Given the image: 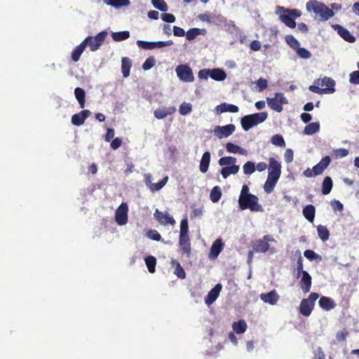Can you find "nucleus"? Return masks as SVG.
<instances>
[{
	"label": "nucleus",
	"instance_id": "obj_1",
	"mask_svg": "<svg viewBox=\"0 0 359 359\" xmlns=\"http://www.w3.org/2000/svg\"><path fill=\"white\" fill-rule=\"evenodd\" d=\"M281 163L276 158H269L268 176L264 184V191L270 194L273 191L281 175Z\"/></svg>",
	"mask_w": 359,
	"mask_h": 359
},
{
	"label": "nucleus",
	"instance_id": "obj_2",
	"mask_svg": "<svg viewBox=\"0 0 359 359\" xmlns=\"http://www.w3.org/2000/svg\"><path fill=\"white\" fill-rule=\"evenodd\" d=\"M179 246L182 256L189 258L191 252V242L189 232L187 219H183L180 222Z\"/></svg>",
	"mask_w": 359,
	"mask_h": 359
},
{
	"label": "nucleus",
	"instance_id": "obj_3",
	"mask_svg": "<svg viewBox=\"0 0 359 359\" xmlns=\"http://www.w3.org/2000/svg\"><path fill=\"white\" fill-rule=\"evenodd\" d=\"M237 160L233 156L222 157L218 161V164L222 167L220 174L224 179H226L231 175H236L240 170L239 165H236Z\"/></svg>",
	"mask_w": 359,
	"mask_h": 359
},
{
	"label": "nucleus",
	"instance_id": "obj_4",
	"mask_svg": "<svg viewBox=\"0 0 359 359\" xmlns=\"http://www.w3.org/2000/svg\"><path fill=\"white\" fill-rule=\"evenodd\" d=\"M306 10L320 17L323 20H327L334 15V12L327 6L316 0H311L306 4Z\"/></svg>",
	"mask_w": 359,
	"mask_h": 359
},
{
	"label": "nucleus",
	"instance_id": "obj_5",
	"mask_svg": "<svg viewBox=\"0 0 359 359\" xmlns=\"http://www.w3.org/2000/svg\"><path fill=\"white\" fill-rule=\"evenodd\" d=\"M306 10L320 17L323 20H327L334 15V12L327 6L316 0H311L306 4Z\"/></svg>",
	"mask_w": 359,
	"mask_h": 359
},
{
	"label": "nucleus",
	"instance_id": "obj_6",
	"mask_svg": "<svg viewBox=\"0 0 359 359\" xmlns=\"http://www.w3.org/2000/svg\"><path fill=\"white\" fill-rule=\"evenodd\" d=\"M267 117L268 114L265 111L255 113L243 117L241 123L243 129L245 131H248L254 126L265 121Z\"/></svg>",
	"mask_w": 359,
	"mask_h": 359
},
{
	"label": "nucleus",
	"instance_id": "obj_7",
	"mask_svg": "<svg viewBox=\"0 0 359 359\" xmlns=\"http://www.w3.org/2000/svg\"><path fill=\"white\" fill-rule=\"evenodd\" d=\"M258 198L255 195H247L245 197H239L238 204L241 210L249 209L252 212H262L263 208L258 203Z\"/></svg>",
	"mask_w": 359,
	"mask_h": 359
},
{
	"label": "nucleus",
	"instance_id": "obj_8",
	"mask_svg": "<svg viewBox=\"0 0 359 359\" xmlns=\"http://www.w3.org/2000/svg\"><path fill=\"white\" fill-rule=\"evenodd\" d=\"M276 241L271 235H266L262 238L256 240L252 245L253 250L256 252L264 253L270 251L271 254L276 252L274 248H270L269 243H276Z\"/></svg>",
	"mask_w": 359,
	"mask_h": 359
},
{
	"label": "nucleus",
	"instance_id": "obj_9",
	"mask_svg": "<svg viewBox=\"0 0 359 359\" xmlns=\"http://www.w3.org/2000/svg\"><path fill=\"white\" fill-rule=\"evenodd\" d=\"M198 76L200 79H208L210 77L215 81H222L226 79V74L223 69L219 68L203 69L198 72Z\"/></svg>",
	"mask_w": 359,
	"mask_h": 359
},
{
	"label": "nucleus",
	"instance_id": "obj_10",
	"mask_svg": "<svg viewBox=\"0 0 359 359\" xmlns=\"http://www.w3.org/2000/svg\"><path fill=\"white\" fill-rule=\"evenodd\" d=\"M107 36V32L102 31L98 33L95 36H87L83 43L86 46H88L91 51H95L100 48Z\"/></svg>",
	"mask_w": 359,
	"mask_h": 359
},
{
	"label": "nucleus",
	"instance_id": "obj_11",
	"mask_svg": "<svg viewBox=\"0 0 359 359\" xmlns=\"http://www.w3.org/2000/svg\"><path fill=\"white\" fill-rule=\"evenodd\" d=\"M115 221L119 226L126 225L128 221V205L122 203L115 211Z\"/></svg>",
	"mask_w": 359,
	"mask_h": 359
},
{
	"label": "nucleus",
	"instance_id": "obj_12",
	"mask_svg": "<svg viewBox=\"0 0 359 359\" xmlns=\"http://www.w3.org/2000/svg\"><path fill=\"white\" fill-rule=\"evenodd\" d=\"M267 103L273 110L281 112L283 111V104H287V101L283 94L277 93L273 97H267Z\"/></svg>",
	"mask_w": 359,
	"mask_h": 359
},
{
	"label": "nucleus",
	"instance_id": "obj_13",
	"mask_svg": "<svg viewBox=\"0 0 359 359\" xmlns=\"http://www.w3.org/2000/svg\"><path fill=\"white\" fill-rule=\"evenodd\" d=\"M175 71L177 76L184 81L191 82L194 80L192 70L191 67L187 65H178Z\"/></svg>",
	"mask_w": 359,
	"mask_h": 359
},
{
	"label": "nucleus",
	"instance_id": "obj_14",
	"mask_svg": "<svg viewBox=\"0 0 359 359\" xmlns=\"http://www.w3.org/2000/svg\"><path fill=\"white\" fill-rule=\"evenodd\" d=\"M236 130L233 124H228L224 126H217L214 128L212 132L219 139L229 137Z\"/></svg>",
	"mask_w": 359,
	"mask_h": 359
},
{
	"label": "nucleus",
	"instance_id": "obj_15",
	"mask_svg": "<svg viewBox=\"0 0 359 359\" xmlns=\"http://www.w3.org/2000/svg\"><path fill=\"white\" fill-rule=\"evenodd\" d=\"M154 215V217L163 225H174L175 224V219L170 216L167 211L161 212L156 209Z\"/></svg>",
	"mask_w": 359,
	"mask_h": 359
},
{
	"label": "nucleus",
	"instance_id": "obj_16",
	"mask_svg": "<svg viewBox=\"0 0 359 359\" xmlns=\"http://www.w3.org/2000/svg\"><path fill=\"white\" fill-rule=\"evenodd\" d=\"M222 289V285L220 283H217L207 294L205 297V303L207 306H210L212 305L218 298Z\"/></svg>",
	"mask_w": 359,
	"mask_h": 359
},
{
	"label": "nucleus",
	"instance_id": "obj_17",
	"mask_svg": "<svg viewBox=\"0 0 359 359\" xmlns=\"http://www.w3.org/2000/svg\"><path fill=\"white\" fill-rule=\"evenodd\" d=\"M224 246V244L221 238H217L215 240L210 248L209 253L210 259H215L223 250Z\"/></svg>",
	"mask_w": 359,
	"mask_h": 359
},
{
	"label": "nucleus",
	"instance_id": "obj_18",
	"mask_svg": "<svg viewBox=\"0 0 359 359\" xmlns=\"http://www.w3.org/2000/svg\"><path fill=\"white\" fill-rule=\"evenodd\" d=\"M259 297L264 303H267L270 305H276L280 298L278 294L274 290L267 293H262Z\"/></svg>",
	"mask_w": 359,
	"mask_h": 359
},
{
	"label": "nucleus",
	"instance_id": "obj_19",
	"mask_svg": "<svg viewBox=\"0 0 359 359\" xmlns=\"http://www.w3.org/2000/svg\"><path fill=\"white\" fill-rule=\"evenodd\" d=\"M176 111V108L175 107H159L154 111V116L158 119H163L165 118L168 115H171Z\"/></svg>",
	"mask_w": 359,
	"mask_h": 359
},
{
	"label": "nucleus",
	"instance_id": "obj_20",
	"mask_svg": "<svg viewBox=\"0 0 359 359\" xmlns=\"http://www.w3.org/2000/svg\"><path fill=\"white\" fill-rule=\"evenodd\" d=\"M90 112L89 110H83L79 114H76L72 117V123L77 126H81L84 123L86 119L90 116Z\"/></svg>",
	"mask_w": 359,
	"mask_h": 359
},
{
	"label": "nucleus",
	"instance_id": "obj_21",
	"mask_svg": "<svg viewBox=\"0 0 359 359\" xmlns=\"http://www.w3.org/2000/svg\"><path fill=\"white\" fill-rule=\"evenodd\" d=\"M316 83L320 86V89L334 90L335 81L330 77L318 79L316 80Z\"/></svg>",
	"mask_w": 359,
	"mask_h": 359
},
{
	"label": "nucleus",
	"instance_id": "obj_22",
	"mask_svg": "<svg viewBox=\"0 0 359 359\" xmlns=\"http://www.w3.org/2000/svg\"><path fill=\"white\" fill-rule=\"evenodd\" d=\"M330 163V158L325 156L321 159V161L313 167V171L314 175H318L323 173L325 169L329 165Z\"/></svg>",
	"mask_w": 359,
	"mask_h": 359
},
{
	"label": "nucleus",
	"instance_id": "obj_23",
	"mask_svg": "<svg viewBox=\"0 0 359 359\" xmlns=\"http://www.w3.org/2000/svg\"><path fill=\"white\" fill-rule=\"evenodd\" d=\"M238 111V107L234 104L222 103L219 105H217L215 107V112L217 114L224 113V112H232L236 113Z\"/></svg>",
	"mask_w": 359,
	"mask_h": 359
},
{
	"label": "nucleus",
	"instance_id": "obj_24",
	"mask_svg": "<svg viewBox=\"0 0 359 359\" xmlns=\"http://www.w3.org/2000/svg\"><path fill=\"white\" fill-rule=\"evenodd\" d=\"M337 27L338 34L344 40L348 43H354L355 41V36L346 28L340 25H337Z\"/></svg>",
	"mask_w": 359,
	"mask_h": 359
},
{
	"label": "nucleus",
	"instance_id": "obj_25",
	"mask_svg": "<svg viewBox=\"0 0 359 359\" xmlns=\"http://www.w3.org/2000/svg\"><path fill=\"white\" fill-rule=\"evenodd\" d=\"M226 149L228 153L230 154H238L243 156H247L248 152L246 149L241 147L240 146L237 144H234L231 142H228L226 144Z\"/></svg>",
	"mask_w": 359,
	"mask_h": 359
},
{
	"label": "nucleus",
	"instance_id": "obj_26",
	"mask_svg": "<svg viewBox=\"0 0 359 359\" xmlns=\"http://www.w3.org/2000/svg\"><path fill=\"white\" fill-rule=\"evenodd\" d=\"M300 285L304 292H309L311 287V277L308 272H304L302 274Z\"/></svg>",
	"mask_w": 359,
	"mask_h": 359
},
{
	"label": "nucleus",
	"instance_id": "obj_27",
	"mask_svg": "<svg viewBox=\"0 0 359 359\" xmlns=\"http://www.w3.org/2000/svg\"><path fill=\"white\" fill-rule=\"evenodd\" d=\"M170 264L171 266L175 269L173 273L176 276L181 279L185 278L186 273L182 267L181 264L175 259H171Z\"/></svg>",
	"mask_w": 359,
	"mask_h": 359
},
{
	"label": "nucleus",
	"instance_id": "obj_28",
	"mask_svg": "<svg viewBox=\"0 0 359 359\" xmlns=\"http://www.w3.org/2000/svg\"><path fill=\"white\" fill-rule=\"evenodd\" d=\"M210 153L209 151H205L201 159L199 169L202 173H205L209 168L210 162Z\"/></svg>",
	"mask_w": 359,
	"mask_h": 359
},
{
	"label": "nucleus",
	"instance_id": "obj_29",
	"mask_svg": "<svg viewBox=\"0 0 359 359\" xmlns=\"http://www.w3.org/2000/svg\"><path fill=\"white\" fill-rule=\"evenodd\" d=\"M247 328L248 325L246 322L243 319L232 323V329L233 332L238 334H241L245 332Z\"/></svg>",
	"mask_w": 359,
	"mask_h": 359
},
{
	"label": "nucleus",
	"instance_id": "obj_30",
	"mask_svg": "<svg viewBox=\"0 0 359 359\" xmlns=\"http://www.w3.org/2000/svg\"><path fill=\"white\" fill-rule=\"evenodd\" d=\"M320 306L326 311H330L335 307V303L333 299L327 297H322L319 300Z\"/></svg>",
	"mask_w": 359,
	"mask_h": 359
},
{
	"label": "nucleus",
	"instance_id": "obj_31",
	"mask_svg": "<svg viewBox=\"0 0 359 359\" xmlns=\"http://www.w3.org/2000/svg\"><path fill=\"white\" fill-rule=\"evenodd\" d=\"M303 215L310 222H313L315 218L316 209L312 205H306L302 210Z\"/></svg>",
	"mask_w": 359,
	"mask_h": 359
},
{
	"label": "nucleus",
	"instance_id": "obj_32",
	"mask_svg": "<svg viewBox=\"0 0 359 359\" xmlns=\"http://www.w3.org/2000/svg\"><path fill=\"white\" fill-rule=\"evenodd\" d=\"M313 306L311 303L304 299L300 304V313L304 316H309L311 313Z\"/></svg>",
	"mask_w": 359,
	"mask_h": 359
},
{
	"label": "nucleus",
	"instance_id": "obj_33",
	"mask_svg": "<svg viewBox=\"0 0 359 359\" xmlns=\"http://www.w3.org/2000/svg\"><path fill=\"white\" fill-rule=\"evenodd\" d=\"M86 47V46L83 41H82L79 45L76 46V48L73 50L72 53V59L74 62H77L79 60L81 54L83 53Z\"/></svg>",
	"mask_w": 359,
	"mask_h": 359
},
{
	"label": "nucleus",
	"instance_id": "obj_34",
	"mask_svg": "<svg viewBox=\"0 0 359 359\" xmlns=\"http://www.w3.org/2000/svg\"><path fill=\"white\" fill-rule=\"evenodd\" d=\"M280 21L290 28H294L296 22L287 13H283L279 15Z\"/></svg>",
	"mask_w": 359,
	"mask_h": 359
},
{
	"label": "nucleus",
	"instance_id": "obj_35",
	"mask_svg": "<svg viewBox=\"0 0 359 359\" xmlns=\"http://www.w3.org/2000/svg\"><path fill=\"white\" fill-rule=\"evenodd\" d=\"M131 60L128 57H123L121 60V70L123 77H128L130 75L131 68Z\"/></svg>",
	"mask_w": 359,
	"mask_h": 359
},
{
	"label": "nucleus",
	"instance_id": "obj_36",
	"mask_svg": "<svg viewBox=\"0 0 359 359\" xmlns=\"http://www.w3.org/2000/svg\"><path fill=\"white\" fill-rule=\"evenodd\" d=\"M332 180L331 177H326L323 182L322 185V193L324 195H327L330 193L332 188Z\"/></svg>",
	"mask_w": 359,
	"mask_h": 359
},
{
	"label": "nucleus",
	"instance_id": "obj_37",
	"mask_svg": "<svg viewBox=\"0 0 359 359\" xmlns=\"http://www.w3.org/2000/svg\"><path fill=\"white\" fill-rule=\"evenodd\" d=\"M319 129L320 124L318 123H311L305 127L304 133L307 135H311L317 133L319 130Z\"/></svg>",
	"mask_w": 359,
	"mask_h": 359
},
{
	"label": "nucleus",
	"instance_id": "obj_38",
	"mask_svg": "<svg viewBox=\"0 0 359 359\" xmlns=\"http://www.w3.org/2000/svg\"><path fill=\"white\" fill-rule=\"evenodd\" d=\"M317 231H318V235L319 238L323 241H326L329 239L330 232L326 226H323V225H318L317 226Z\"/></svg>",
	"mask_w": 359,
	"mask_h": 359
},
{
	"label": "nucleus",
	"instance_id": "obj_39",
	"mask_svg": "<svg viewBox=\"0 0 359 359\" xmlns=\"http://www.w3.org/2000/svg\"><path fill=\"white\" fill-rule=\"evenodd\" d=\"M279 11L289 14L294 20L301 16L302 13L297 9L285 8L282 6H278Z\"/></svg>",
	"mask_w": 359,
	"mask_h": 359
},
{
	"label": "nucleus",
	"instance_id": "obj_40",
	"mask_svg": "<svg viewBox=\"0 0 359 359\" xmlns=\"http://www.w3.org/2000/svg\"><path fill=\"white\" fill-rule=\"evenodd\" d=\"M145 264L148 271L153 273L156 271V259L154 256H148L145 258Z\"/></svg>",
	"mask_w": 359,
	"mask_h": 359
},
{
	"label": "nucleus",
	"instance_id": "obj_41",
	"mask_svg": "<svg viewBox=\"0 0 359 359\" xmlns=\"http://www.w3.org/2000/svg\"><path fill=\"white\" fill-rule=\"evenodd\" d=\"M111 37L115 41H121L130 37V32L128 31L114 32Z\"/></svg>",
	"mask_w": 359,
	"mask_h": 359
},
{
	"label": "nucleus",
	"instance_id": "obj_42",
	"mask_svg": "<svg viewBox=\"0 0 359 359\" xmlns=\"http://www.w3.org/2000/svg\"><path fill=\"white\" fill-rule=\"evenodd\" d=\"M202 31L205 32V29H200L198 28L190 29L185 33L186 38L188 41H192L196 39L197 36L202 34Z\"/></svg>",
	"mask_w": 359,
	"mask_h": 359
},
{
	"label": "nucleus",
	"instance_id": "obj_43",
	"mask_svg": "<svg viewBox=\"0 0 359 359\" xmlns=\"http://www.w3.org/2000/svg\"><path fill=\"white\" fill-rule=\"evenodd\" d=\"M222 196L221 189L216 186L210 191V198L212 202L217 203L219 201Z\"/></svg>",
	"mask_w": 359,
	"mask_h": 359
},
{
	"label": "nucleus",
	"instance_id": "obj_44",
	"mask_svg": "<svg viewBox=\"0 0 359 359\" xmlns=\"http://www.w3.org/2000/svg\"><path fill=\"white\" fill-rule=\"evenodd\" d=\"M304 257L310 261L316 260L320 262L322 257L311 250H306L304 252Z\"/></svg>",
	"mask_w": 359,
	"mask_h": 359
},
{
	"label": "nucleus",
	"instance_id": "obj_45",
	"mask_svg": "<svg viewBox=\"0 0 359 359\" xmlns=\"http://www.w3.org/2000/svg\"><path fill=\"white\" fill-rule=\"evenodd\" d=\"M168 177L165 176L164 177L161 181H160L158 183H153V184H151L150 191L151 192L158 191L160 189H161L168 182Z\"/></svg>",
	"mask_w": 359,
	"mask_h": 359
},
{
	"label": "nucleus",
	"instance_id": "obj_46",
	"mask_svg": "<svg viewBox=\"0 0 359 359\" xmlns=\"http://www.w3.org/2000/svg\"><path fill=\"white\" fill-rule=\"evenodd\" d=\"M243 173L246 175H250L255 171V163L252 161H247L243 165Z\"/></svg>",
	"mask_w": 359,
	"mask_h": 359
},
{
	"label": "nucleus",
	"instance_id": "obj_47",
	"mask_svg": "<svg viewBox=\"0 0 359 359\" xmlns=\"http://www.w3.org/2000/svg\"><path fill=\"white\" fill-rule=\"evenodd\" d=\"M192 111V105L188 102H182L179 108V112L182 116H187Z\"/></svg>",
	"mask_w": 359,
	"mask_h": 359
},
{
	"label": "nucleus",
	"instance_id": "obj_48",
	"mask_svg": "<svg viewBox=\"0 0 359 359\" xmlns=\"http://www.w3.org/2000/svg\"><path fill=\"white\" fill-rule=\"evenodd\" d=\"M271 142L277 147H284L285 146V142L284 138L280 135H273L271 138Z\"/></svg>",
	"mask_w": 359,
	"mask_h": 359
},
{
	"label": "nucleus",
	"instance_id": "obj_49",
	"mask_svg": "<svg viewBox=\"0 0 359 359\" xmlns=\"http://www.w3.org/2000/svg\"><path fill=\"white\" fill-rule=\"evenodd\" d=\"M285 39L287 44L294 50L300 46L299 42L292 35H286Z\"/></svg>",
	"mask_w": 359,
	"mask_h": 359
},
{
	"label": "nucleus",
	"instance_id": "obj_50",
	"mask_svg": "<svg viewBox=\"0 0 359 359\" xmlns=\"http://www.w3.org/2000/svg\"><path fill=\"white\" fill-rule=\"evenodd\" d=\"M153 6L161 11L165 12L168 10V5L164 0H151Z\"/></svg>",
	"mask_w": 359,
	"mask_h": 359
},
{
	"label": "nucleus",
	"instance_id": "obj_51",
	"mask_svg": "<svg viewBox=\"0 0 359 359\" xmlns=\"http://www.w3.org/2000/svg\"><path fill=\"white\" fill-rule=\"evenodd\" d=\"M108 4L116 7L127 6L130 4L129 0H109Z\"/></svg>",
	"mask_w": 359,
	"mask_h": 359
},
{
	"label": "nucleus",
	"instance_id": "obj_52",
	"mask_svg": "<svg viewBox=\"0 0 359 359\" xmlns=\"http://www.w3.org/2000/svg\"><path fill=\"white\" fill-rule=\"evenodd\" d=\"M137 45L138 46L139 48L144 50H151L155 48V45L154 42L138 40L137 41Z\"/></svg>",
	"mask_w": 359,
	"mask_h": 359
},
{
	"label": "nucleus",
	"instance_id": "obj_53",
	"mask_svg": "<svg viewBox=\"0 0 359 359\" xmlns=\"http://www.w3.org/2000/svg\"><path fill=\"white\" fill-rule=\"evenodd\" d=\"M295 50L297 55L302 58L308 59L311 56V53L307 49L304 48H301L300 46H298V48H297Z\"/></svg>",
	"mask_w": 359,
	"mask_h": 359
},
{
	"label": "nucleus",
	"instance_id": "obj_54",
	"mask_svg": "<svg viewBox=\"0 0 359 359\" xmlns=\"http://www.w3.org/2000/svg\"><path fill=\"white\" fill-rule=\"evenodd\" d=\"M155 64H156V60H155L154 57H149L147 59H146V60L143 63L142 69L144 70H149L151 68H152L155 65Z\"/></svg>",
	"mask_w": 359,
	"mask_h": 359
},
{
	"label": "nucleus",
	"instance_id": "obj_55",
	"mask_svg": "<svg viewBox=\"0 0 359 359\" xmlns=\"http://www.w3.org/2000/svg\"><path fill=\"white\" fill-rule=\"evenodd\" d=\"M147 236L153 241H159L161 240V234L154 229L149 230L147 233Z\"/></svg>",
	"mask_w": 359,
	"mask_h": 359
},
{
	"label": "nucleus",
	"instance_id": "obj_56",
	"mask_svg": "<svg viewBox=\"0 0 359 359\" xmlns=\"http://www.w3.org/2000/svg\"><path fill=\"white\" fill-rule=\"evenodd\" d=\"M333 154L336 158L346 157L348 154V151L346 149L340 148L333 150Z\"/></svg>",
	"mask_w": 359,
	"mask_h": 359
},
{
	"label": "nucleus",
	"instance_id": "obj_57",
	"mask_svg": "<svg viewBox=\"0 0 359 359\" xmlns=\"http://www.w3.org/2000/svg\"><path fill=\"white\" fill-rule=\"evenodd\" d=\"M192 211L191 213V217L201 218L203 214V209L201 207L192 206Z\"/></svg>",
	"mask_w": 359,
	"mask_h": 359
},
{
	"label": "nucleus",
	"instance_id": "obj_58",
	"mask_svg": "<svg viewBox=\"0 0 359 359\" xmlns=\"http://www.w3.org/2000/svg\"><path fill=\"white\" fill-rule=\"evenodd\" d=\"M74 95L81 108L84 107L85 91H74Z\"/></svg>",
	"mask_w": 359,
	"mask_h": 359
},
{
	"label": "nucleus",
	"instance_id": "obj_59",
	"mask_svg": "<svg viewBox=\"0 0 359 359\" xmlns=\"http://www.w3.org/2000/svg\"><path fill=\"white\" fill-rule=\"evenodd\" d=\"M161 19L165 22L172 23L175 21V17L173 14L165 13L161 15Z\"/></svg>",
	"mask_w": 359,
	"mask_h": 359
},
{
	"label": "nucleus",
	"instance_id": "obj_60",
	"mask_svg": "<svg viewBox=\"0 0 359 359\" xmlns=\"http://www.w3.org/2000/svg\"><path fill=\"white\" fill-rule=\"evenodd\" d=\"M284 158L286 163H290L293 161L294 154L291 149H287L284 154Z\"/></svg>",
	"mask_w": 359,
	"mask_h": 359
},
{
	"label": "nucleus",
	"instance_id": "obj_61",
	"mask_svg": "<svg viewBox=\"0 0 359 359\" xmlns=\"http://www.w3.org/2000/svg\"><path fill=\"white\" fill-rule=\"evenodd\" d=\"M348 333L346 330L339 331L336 334V339L339 342L344 341L346 339Z\"/></svg>",
	"mask_w": 359,
	"mask_h": 359
},
{
	"label": "nucleus",
	"instance_id": "obj_62",
	"mask_svg": "<svg viewBox=\"0 0 359 359\" xmlns=\"http://www.w3.org/2000/svg\"><path fill=\"white\" fill-rule=\"evenodd\" d=\"M350 82L353 84H359V71H354L350 74Z\"/></svg>",
	"mask_w": 359,
	"mask_h": 359
},
{
	"label": "nucleus",
	"instance_id": "obj_63",
	"mask_svg": "<svg viewBox=\"0 0 359 359\" xmlns=\"http://www.w3.org/2000/svg\"><path fill=\"white\" fill-rule=\"evenodd\" d=\"M257 86L259 90H265L268 86V82L265 79L260 78L257 81Z\"/></svg>",
	"mask_w": 359,
	"mask_h": 359
},
{
	"label": "nucleus",
	"instance_id": "obj_64",
	"mask_svg": "<svg viewBox=\"0 0 359 359\" xmlns=\"http://www.w3.org/2000/svg\"><path fill=\"white\" fill-rule=\"evenodd\" d=\"M122 144V140L119 137L114 138L111 142V147L116 150L118 149Z\"/></svg>",
	"mask_w": 359,
	"mask_h": 359
}]
</instances>
